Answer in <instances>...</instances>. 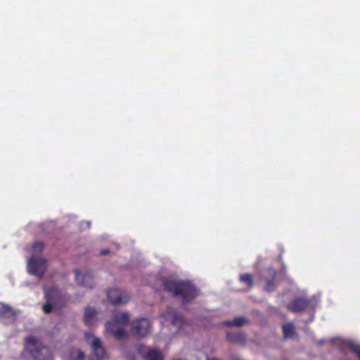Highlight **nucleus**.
Masks as SVG:
<instances>
[{
  "mask_svg": "<svg viewBox=\"0 0 360 360\" xmlns=\"http://www.w3.org/2000/svg\"><path fill=\"white\" fill-rule=\"evenodd\" d=\"M164 291L174 297L180 298L182 304L191 303L200 295V290L188 280H174L169 278L162 279Z\"/></svg>",
  "mask_w": 360,
  "mask_h": 360,
  "instance_id": "1",
  "label": "nucleus"
},
{
  "mask_svg": "<svg viewBox=\"0 0 360 360\" xmlns=\"http://www.w3.org/2000/svg\"><path fill=\"white\" fill-rule=\"evenodd\" d=\"M33 250L32 255L27 262V271L29 274L41 279L45 273V261L39 255V253L44 250L43 243H35L33 246Z\"/></svg>",
  "mask_w": 360,
  "mask_h": 360,
  "instance_id": "2",
  "label": "nucleus"
},
{
  "mask_svg": "<svg viewBox=\"0 0 360 360\" xmlns=\"http://www.w3.org/2000/svg\"><path fill=\"white\" fill-rule=\"evenodd\" d=\"M67 302L65 293L58 288L46 290V314L52 311L59 313Z\"/></svg>",
  "mask_w": 360,
  "mask_h": 360,
  "instance_id": "3",
  "label": "nucleus"
},
{
  "mask_svg": "<svg viewBox=\"0 0 360 360\" xmlns=\"http://www.w3.org/2000/svg\"><path fill=\"white\" fill-rule=\"evenodd\" d=\"M25 348L27 354L33 360H44V346L41 342L33 336H28L25 339Z\"/></svg>",
  "mask_w": 360,
  "mask_h": 360,
  "instance_id": "4",
  "label": "nucleus"
},
{
  "mask_svg": "<svg viewBox=\"0 0 360 360\" xmlns=\"http://www.w3.org/2000/svg\"><path fill=\"white\" fill-rule=\"evenodd\" d=\"M276 271L272 267L264 269L260 272V281L264 283V289L268 292H273L276 288L275 278Z\"/></svg>",
  "mask_w": 360,
  "mask_h": 360,
  "instance_id": "5",
  "label": "nucleus"
},
{
  "mask_svg": "<svg viewBox=\"0 0 360 360\" xmlns=\"http://www.w3.org/2000/svg\"><path fill=\"white\" fill-rule=\"evenodd\" d=\"M132 333L139 338L146 337L150 331L151 324L146 318H139L131 323Z\"/></svg>",
  "mask_w": 360,
  "mask_h": 360,
  "instance_id": "6",
  "label": "nucleus"
},
{
  "mask_svg": "<svg viewBox=\"0 0 360 360\" xmlns=\"http://www.w3.org/2000/svg\"><path fill=\"white\" fill-rule=\"evenodd\" d=\"M107 296L108 301L113 305L124 304L129 300V294L119 288L108 290Z\"/></svg>",
  "mask_w": 360,
  "mask_h": 360,
  "instance_id": "7",
  "label": "nucleus"
},
{
  "mask_svg": "<svg viewBox=\"0 0 360 360\" xmlns=\"http://www.w3.org/2000/svg\"><path fill=\"white\" fill-rule=\"evenodd\" d=\"M310 304L309 300L305 297H295L289 304H287L288 310L293 313H299L307 309Z\"/></svg>",
  "mask_w": 360,
  "mask_h": 360,
  "instance_id": "8",
  "label": "nucleus"
},
{
  "mask_svg": "<svg viewBox=\"0 0 360 360\" xmlns=\"http://www.w3.org/2000/svg\"><path fill=\"white\" fill-rule=\"evenodd\" d=\"M74 272L75 275V281L79 285L88 288H94V281L90 272H87L83 274H81L78 269H75Z\"/></svg>",
  "mask_w": 360,
  "mask_h": 360,
  "instance_id": "9",
  "label": "nucleus"
},
{
  "mask_svg": "<svg viewBox=\"0 0 360 360\" xmlns=\"http://www.w3.org/2000/svg\"><path fill=\"white\" fill-rule=\"evenodd\" d=\"M17 313L8 305L0 302V319L11 323L16 319Z\"/></svg>",
  "mask_w": 360,
  "mask_h": 360,
  "instance_id": "10",
  "label": "nucleus"
},
{
  "mask_svg": "<svg viewBox=\"0 0 360 360\" xmlns=\"http://www.w3.org/2000/svg\"><path fill=\"white\" fill-rule=\"evenodd\" d=\"M105 326V329L117 340H122L127 335V331L124 328L115 326L113 322L107 321Z\"/></svg>",
  "mask_w": 360,
  "mask_h": 360,
  "instance_id": "11",
  "label": "nucleus"
},
{
  "mask_svg": "<svg viewBox=\"0 0 360 360\" xmlns=\"http://www.w3.org/2000/svg\"><path fill=\"white\" fill-rule=\"evenodd\" d=\"M84 321L88 326H91L96 321V310L91 307H86L84 309Z\"/></svg>",
  "mask_w": 360,
  "mask_h": 360,
  "instance_id": "12",
  "label": "nucleus"
},
{
  "mask_svg": "<svg viewBox=\"0 0 360 360\" xmlns=\"http://www.w3.org/2000/svg\"><path fill=\"white\" fill-rule=\"evenodd\" d=\"M226 338L232 343L244 344L245 342V335L240 332L229 331L226 333Z\"/></svg>",
  "mask_w": 360,
  "mask_h": 360,
  "instance_id": "13",
  "label": "nucleus"
},
{
  "mask_svg": "<svg viewBox=\"0 0 360 360\" xmlns=\"http://www.w3.org/2000/svg\"><path fill=\"white\" fill-rule=\"evenodd\" d=\"M129 321V316L127 312H117L113 315L112 321L115 326H125Z\"/></svg>",
  "mask_w": 360,
  "mask_h": 360,
  "instance_id": "14",
  "label": "nucleus"
},
{
  "mask_svg": "<svg viewBox=\"0 0 360 360\" xmlns=\"http://www.w3.org/2000/svg\"><path fill=\"white\" fill-rule=\"evenodd\" d=\"M248 322V319L244 316H237L233 321H225L222 323L223 325L227 327H241L245 323Z\"/></svg>",
  "mask_w": 360,
  "mask_h": 360,
  "instance_id": "15",
  "label": "nucleus"
},
{
  "mask_svg": "<svg viewBox=\"0 0 360 360\" xmlns=\"http://www.w3.org/2000/svg\"><path fill=\"white\" fill-rule=\"evenodd\" d=\"M282 329L284 339L292 338L295 335H297L294 325L291 323L283 324Z\"/></svg>",
  "mask_w": 360,
  "mask_h": 360,
  "instance_id": "16",
  "label": "nucleus"
},
{
  "mask_svg": "<svg viewBox=\"0 0 360 360\" xmlns=\"http://www.w3.org/2000/svg\"><path fill=\"white\" fill-rule=\"evenodd\" d=\"M145 360H163V355L158 349H150L144 356Z\"/></svg>",
  "mask_w": 360,
  "mask_h": 360,
  "instance_id": "17",
  "label": "nucleus"
},
{
  "mask_svg": "<svg viewBox=\"0 0 360 360\" xmlns=\"http://www.w3.org/2000/svg\"><path fill=\"white\" fill-rule=\"evenodd\" d=\"M168 315L172 316L171 322L172 324H176L179 322L183 321L182 315L176 309L168 308L167 310Z\"/></svg>",
  "mask_w": 360,
  "mask_h": 360,
  "instance_id": "18",
  "label": "nucleus"
},
{
  "mask_svg": "<svg viewBox=\"0 0 360 360\" xmlns=\"http://www.w3.org/2000/svg\"><path fill=\"white\" fill-rule=\"evenodd\" d=\"M239 281L241 283H246L248 288L251 289L254 285L253 278L250 274H243L239 276Z\"/></svg>",
  "mask_w": 360,
  "mask_h": 360,
  "instance_id": "19",
  "label": "nucleus"
},
{
  "mask_svg": "<svg viewBox=\"0 0 360 360\" xmlns=\"http://www.w3.org/2000/svg\"><path fill=\"white\" fill-rule=\"evenodd\" d=\"M348 348L360 359V345L352 340L347 342Z\"/></svg>",
  "mask_w": 360,
  "mask_h": 360,
  "instance_id": "20",
  "label": "nucleus"
},
{
  "mask_svg": "<svg viewBox=\"0 0 360 360\" xmlns=\"http://www.w3.org/2000/svg\"><path fill=\"white\" fill-rule=\"evenodd\" d=\"M110 252L109 249H104L100 252L101 255H107Z\"/></svg>",
  "mask_w": 360,
  "mask_h": 360,
  "instance_id": "21",
  "label": "nucleus"
},
{
  "mask_svg": "<svg viewBox=\"0 0 360 360\" xmlns=\"http://www.w3.org/2000/svg\"><path fill=\"white\" fill-rule=\"evenodd\" d=\"M46 360H53V358L52 354H48V353L46 352Z\"/></svg>",
  "mask_w": 360,
  "mask_h": 360,
  "instance_id": "22",
  "label": "nucleus"
},
{
  "mask_svg": "<svg viewBox=\"0 0 360 360\" xmlns=\"http://www.w3.org/2000/svg\"><path fill=\"white\" fill-rule=\"evenodd\" d=\"M41 309L45 312V304H42Z\"/></svg>",
  "mask_w": 360,
  "mask_h": 360,
  "instance_id": "23",
  "label": "nucleus"
}]
</instances>
